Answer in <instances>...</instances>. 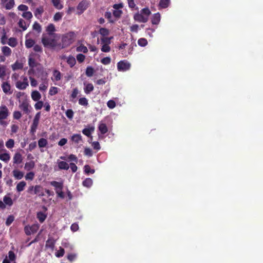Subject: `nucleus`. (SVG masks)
Returning a JSON list of instances; mask_svg holds the SVG:
<instances>
[{
  "label": "nucleus",
  "mask_w": 263,
  "mask_h": 263,
  "mask_svg": "<svg viewBox=\"0 0 263 263\" xmlns=\"http://www.w3.org/2000/svg\"><path fill=\"white\" fill-rule=\"evenodd\" d=\"M151 12L148 8H144L141 9L140 13H137L134 16L135 21L140 23H146L148 20V17Z\"/></svg>",
  "instance_id": "1"
},
{
  "label": "nucleus",
  "mask_w": 263,
  "mask_h": 263,
  "mask_svg": "<svg viewBox=\"0 0 263 263\" xmlns=\"http://www.w3.org/2000/svg\"><path fill=\"white\" fill-rule=\"evenodd\" d=\"M10 115V112L8 107L6 105H1L0 106V125L3 127H6L8 123L6 119Z\"/></svg>",
  "instance_id": "2"
},
{
  "label": "nucleus",
  "mask_w": 263,
  "mask_h": 263,
  "mask_svg": "<svg viewBox=\"0 0 263 263\" xmlns=\"http://www.w3.org/2000/svg\"><path fill=\"white\" fill-rule=\"evenodd\" d=\"M75 33L73 32H69L64 34L62 37V43L63 47H66L70 45L74 41Z\"/></svg>",
  "instance_id": "3"
},
{
  "label": "nucleus",
  "mask_w": 263,
  "mask_h": 263,
  "mask_svg": "<svg viewBox=\"0 0 263 263\" xmlns=\"http://www.w3.org/2000/svg\"><path fill=\"white\" fill-rule=\"evenodd\" d=\"M37 72L36 73V76L40 79L42 82H49L48 79V73L44 70L43 67L38 68L37 69Z\"/></svg>",
  "instance_id": "4"
},
{
  "label": "nucleus",
  "mask_w": 263,
  "mask_h": 263,
  "mask_svg": "<svg viewBox=\"0 0 263 263\" xmlns=\"http://www.w3.org/2000/svg\"><path fill=\"white\" fill-rule=\"evenodd\" d=\"M130 68V64L126 60L119 61L117 63V69L119 71H125Z\"/></svg>",
  "instance_id": "5"
},
{
  "label": "nucleus",
  "mask_w": 263,
  "mask_h": 263,
  "mask_svg": "<svg viewBox=\"0 0 263 263\" xmlns=\"http://www.w3.org/2000/svg\"><path fill=\"white\" fill-rule=\"evenodd\" d=\"M23 80V81H17L15 83L16 87L20 90H24L29 85L28 79L26 77H24Z\"/></svg>",
  "instance_id": "6"
},
{
  "label": "nucleus",
  "mask_w": 263,
  "mask_h": 263,
  "mask_svg": "<svg viewBox=\"0 0 263 263\" xmlns=\"http://www.w3.org/2000/svg\"><path fill=\"white\" fill-rule=\"evenodd\" d=\"M19 108L24 112V113L27 115L30 113L31 109H32L31 106L27 101H23L22 103L20 104Z\"/></svg>",
  "instance_id": "7"
},
{
  "label": "nucleus",
  "mask_w": 263,
  "mask_h": 263,
  "mask_svg": "<svg viewBox=\"0 0 263 263\" xmlns=\"http://www.w3.org/2000/svg\"><path fill=\"white\" fill-rule=\"evenodd\" d=\"M42 42L45 47H54L55 46V40L47 36H43Z\"/></svg>",
  "instance_id": "8"
},
{
  "label": "nucleus",
  "mask_w": 263,
  "mask_h": 263,
  "mask_svg": "<svg viewBox=\"0 0 263 263\" xmlns=\"http://www.w3.org/2000/svg\"><path fill=\"white\" fill-rule=\"evenodd\" d=\"M37 64L38 63L34 58L29 57L28 59V65L30 68L28 71L29 74H33L34 73V68L36 67Z\"/></svg>",
  "instance_id": "9"
},
{
  "label": "nucleus",
  "mask_w": 263,
  "mask_h": 263,
  "mask_svg": "<svg viewBox=\"0 0 263 263\" xmlns=\"http://www.w3.org/2000/svg\"><path fill=\"white\" fill-rule=\"evenodd\" d=\"M70 140L74 144L76 147H78L79 144L82 142V137L80 134H73L71 136Z\"/></svg>",
  "instance_id": "10"
},
{
  "label": "nucleus",
  "mask_w": 263,
  "mask_h": 263,
  "mask_svg": "<svg viewBox=\"0 0 263 263\" xmlns=\"http://www.w3.org/2000/svg\"><path fill=\"white\" fill-rule=\"evenodd\" d=\"M2 88L5 94L11 95L13 92L11 85L8 82H3L2 84Z\"/></svg>",
  "instance_id": "11"
},
{
  "label": "nucleus",
  "mask_w": 263,
  "mask_h": 263,
  "mask_svg": "<svg viewBox=\"0 0 263 263\" xmlns=\"http://www.w3.org/2000/svg\"><path fill=\"white\" fill-rule=\"evenodd\" d=\"M33 194L34 195H37L39 197L44 196V189L40 185H35V190Z\"/></svg>",
  "instance_id": "12"
},
{
  "label": "nucleus",
  "mask_w": 263,
  "mask_h": 263,
  "mask_svg": "<svg viewBox=\"0 0 263 263\" xmlns=\"http://www.w3.org/2000/svg\"><path fill=\"white\" fill-rule=\"evenodd\" d=\"M23 161V157L21 153L16 152L13 157V164H19Z\"/></svg>",
  "instance_id": "13"
},
{
  "label": "nucleus",
  "mask_w": 263,
  "mask_h": 263,
  "mask_svg": "<svg viewBox=\"0 0 263 263\" xmlns=\"http://www.w3.org/2000/svg\"><path fill=\"white\" fill-rule=\"evenodd\" d=\"M1 2L7 10L11 9L14 5V0H1Z\"/></svg>",
  "instance_id": "14"
},
{
  "label": "nucleus",
  "mask_w": 263,
  "mask_h": 263,
  "mask_svg": "<svg viewBox=\"0 0 263 263\" xmlns=\"http://www.w3.org/2000/svg\"><path fill=\"white\" fill-rule=\"evenodd\" d=\"M88 7V4L86 1H82L79 3L77 8L78 10L81 11V13H83Z\"/></svg>",
  "instance_id": "15"
},
{
  "label": "nucleus",
  "mask_w": 263,
  "mask_h": 263,
  "mask_svg": "<svg viewBox=\"0 0 263 263\" xmlns=\"http://www.w3.org/2000/svg\"><path fill=\"white\" fill-rule=\"evenodd\" d=\"M12 174L15 179L20 180L24 177V173L18 170L15 169L12 171Z\"/></svg>",
  "instance_id": "16"
},
{
  "label": "nucleus",
  "mask_w": 263,
  "mask_h": 263,
  "mask_svg": "<svg viewBox=\"0 0 263 263\" xmlns=\"http://www.w3.org/2000/svg\"><path fill=\"white\" fill-rule=\"evenodd\" d=\"M84 85L85 86L84 90L85 93L88 95L93 91L94 87L92 83H86L85 82Z\"/></svg>",
  "instance_id": "17"
},
{
  "label": "nucleus",
  "mask_w": 263,
  "mask_h": 263,
  "mask_svg": "<svg viewBox=\"0 0 263 263\" xmlns=\"http://www.w3.org/2000/svg\"><path fill=\"white\" fill-rule=\"evenodd\" d=\"M43 12H44L43 7L42 6H40V7L36 8V9L34 12V14L35 16L37 19H41V18L42 17V15Z\"/></svg>",
  "instance_id": "18"
},
{
  "label": "nucleus",
  "mask_w": 263,
  "mask_h": 263,
  "mask_svg": "<svg viewBox=\"0 0 263 263\" xmlns=\"http://www.w3.org/2000/svg\"><path fill=\"white\" fill-rule=\"evenodd\" d=\"M152 23L154 25H158L160 21V14L159 12L154 14L152 18Z\"/></svg>",
  "instance_id": "19"
},
{
  "label": "nucleus",
  "mask_w": 263,
  "mask_h": 263,
  "mask_svg": "<svg viewBox=\"0 0 263 263\" xmlns=\"http://www.w3.org/2000/svg\"><path fill=\"white\" fill-rule=\"evenodd\" d=\"M31 97L33 101H38L41 98V95L38 91L33 90L31 92Z\"/></svg>",
  "instance_id": "20"
},
{
  "label": "nucleus",
  "mask_w": 263,
  "mask_h": 263,
  "mask_svg": "<svg viewBox=\"0 0 263 263\" xmlns=\"http://www.w3.org/2000/svg\"><path fill=\"white\" fill-rule=\"evenodd\" d=\"M98 128L102 134H105L108 132V128L106 124L101 122L99 123Z\"/></svg>",
  "instance_id": "21"
},
{
  "label": "nucleus",
  "mask_w": 263,
  "mask_h": 263,
  "mask_svg": "<svg viewBox=\"0 0 263 263\" xmlns=\"http://www.w3.org/2000/svg\"><path fill=\"white\" fill-rule=\"evenodd\" d=\"M26 185V183L24 181H22L18 183L16 186V190L17 192H21L24 191L25 187Z\"/></svg>",
  "instance_id": "22"
},
{
  "label": "nucleus",
  "mask_w": 263,
  "mask_h": 263,
  "mask_svg": "<svg viewBox=\"0 0 263 263\" xmlns=\"http://www.w3.org/2000/svg\"><path fill=\"white\" fill-rule=\"evenodd\" d=\"M58 164V167L60 170H68L69 168L68 164L65 161H59Z\"/></svg>",
  "instance_id": "23"
},
{
  "label": "nucleus",
  "mask_w": 263,
  "mask_h": 263,
  "mask_svg": "<svg viewBox=\"0 0 263 263\" xmlns=\"http://www.w3.org/2000/svg\"><path fill=\"white\" fill-rule=\"evenodd\" d=\"M66 62L71 68L73 67L76 63V59L72 55H70L67 58Z\"/></svg>",
  "instance_id": "24"
},
{
  "label": "nucleus",
  "mask_w": 263,
  "mask_h": 263,
  "mask_svg": "<svg viewBox=\"0 0 263 263\" xmlns=\"http://www.w3.org/2000/svg\"><path fill=\"white\" fill-rule=\"evenodd\" d=\"M170 3V0H160L159 6L162 9L166 8L168 7Z\"/></svg>",
  "instance_id": "25"
},
{
  "label": "nucleus",
  "mask_w": 263,
  "mask_h": 263,
  "mask_svg": "<svg viewBox=\"0 0 263 263\" xmlns=\"http://www.w3.org/2000/svg\"><path fill=\"white\" fill-rule=\"evenodd\" d=\"M50 184L55 188V190L63 189V184L62 182L53 181L50 182Z\"/></svg>",
  "instance_id": "26"
},
{
  "label": "nucleus",
  "mask_w": 263,
  "mask_h": 263,
  "mask_svg": "<svg viewBox=\"0 0 263 263\" xmlns=\"http://www.w3.org/2000/svg\"><path fill=\"white\" fill-rule=\"evenodd\" d=\"M46 31L49 35H51L55 31V26L53 24H50L46 27Z\"/></svg>",
  "instance_id": "27"
},
{
  "label": "nucleus",
  "mask_w": 263,
  "mask_h": 263,
  "mask_svg": "<svg viewBox=\"0 0 263 263\" xmlns=\"http://www.w3.org/2000/svg\"><path fill=\"white\" fill-rule=\"evenodd\" d=\"M92 180L90 178H86L82 182L84 186L86 187H90L92 185Z\"/></svg>",
  "instance_id": "28"
},
{
  "label": "nucleus",
  "mask_w": 263,
  "mask_h": 263,
  "mask_svg": "<svg viewBox=\"0 0 263 263\" xmlns=\"http://www.w3.org/2000/svg\"><path fill=\"white\" fill-rule=\"evenodd\" d=\"M0 159L5 162H8L10 159V156L8 153H3L0 155Z\"/></svg>",
  "instance_id": "29"
},
{
  "label": "nucleus",
  "mask_w": 263,
  "mask_h": 263,
  "mask_svg": "<svg viewBox=\"0 0 263 263\" xmlns=\"http://www.w3.org/2000/svg\"><path fill=\"white\" fill-rule=\"evenodd\" d=\"M18 26L22 28L23 31H25L27 29V27L29 26V24L28 25H26V22L22 18L20 19L18 23Z\"/></svg>",
  "instance_id": "30"
},
{
  "label": "nucleus",
  "mask_w": 263,
  "mask_h": 263,
  "mask_svg": "<svg viewBox=\"0 0 263 263\" xmlns=\"http://www.w3.org/2000/svg\"><path fill=\"white\" fill-rule=\"evenodd\" d=\"M47 216L42 212L37 213V218L41 223L43 222L46 218Z\"/></svg>",
  "instance_id": "31"
},
{
  "label": "nucleus",
  "mask_w": 263,
  "mask_h": 263,
  "mask_svg": "<svg viewBox=\"0 0 263 263\" xmlns=\"http://www.w3.org/2000/svg\"><path fill=\"white\" fill-rule=\"evenodd\" d=\"M2 51L5 56L8 57L11 53V49L8 46H4L2 48Z\"/></svg>",
  "instance_id": "32"
},
{
  "label": "nucleus",
  "mask_w": 263,
  "mask_h": 263,
  "mask_svg": "<svg viewBox=\"0 0 263 263\" xmlns=\"http://www.w3.org/2000/svg\"><path fill=\"white\" fill-rule=\"evenodd\" d=\"M52 3L57 9L61 10L63 8V6L60 3V0H52Z\"/></svg>",
  "instance_id": "33"
},
{
  "label": "nucleus",
  "mask_w": 263,
  "mask_h": 263,
  "mask_svg": "<svg viewBox=\"0 0 263 263\" xmlns=\"http://www.w3.org/2000/svg\"><path fill=\"white\" fill-rule=\"evenodd\" d=\"M47 144V140L45 138H41L38 141V145L40 147H45Z\"/></svg>",
  "instance_id": "34"
},
{
  "label": "nucleus",
  "mask_w": 263,
  "mask_h": 263,
  "mask_svg": "<svg viewBox=\"0 0 263 263\" xmlns=\"http://www.w3.org/2000/svg\"><path fill=\"white\" fill-rule=\"evenodd\" d=\"M39 123V122L33 121L30 127V133L32 135L36 132Z\"/></svg>",
  "instance_id": "35"
},
{
  "label": "nucleus",
  "mask_w": 263,
  "mask_h": 263,
  "mask_svg": "<svg viewBox=\"0 0 263 263\" xmlns=\"http://www.w3.org/2000/svg\"><path fill=\"white\" fill-rule=\"evenodd\" d=\"M94 72H95L94 69L91 66H88L87 67V68L86 69L85 73H86V75L87 77H91L93 76Z\"/></svg>",
  "instance_id": "36"
},
{
  "label": "nucleus",
  "mask_w": 263,
  "mask_h": 263,
  "mask_svg": "<svg viewBox=\"0 0 263 263\" xmlns=\"http://www.w3.org/2000/svg\"><path fill=\"white\" fill-rule=\"evenodd\" d=\"M53 75L54 77V80L56 81H60L61 79V73L58 70H54Z\"/></svg>",
  "instance_id": "37"
},
{
  "label": "nucleus",
  "mask_w": 263,
  "mask_h": 263,
  "mask_svg": "<svg viewBox=\"0 0 263 263\" xmlns=\"http://www.w3.org/2000/svg\"><path fill=\"white\" fill-rule=\"evenodd\" d=\"M3 200L5 204L8 205L9 206H11L13 204L12 200L9 196H5L3 198Z\"/></svg>",
  "instance_id": "38"
},
{
  "label": "nucleus",
  "mask_w": 263,
  "mask_h": 263,
  "mask_svg": "<svg viewBox=\"0 0 263 263\" xmlns=\"http://www.w3.org/2000/svg\"><path fill=\"white\" fill-rule=\"evenodd\" d=\"M34 41L33 40L29 39H27L25 41V46L27 48H30L32 47L34 45Z\"/></svg>",
  "instance_id": "39"
},
{
  "label": "nucleus",
  "mask_w": 263,
  "mask_h": 263,
  "mask_svg": "<svg viewBox=\"0 0 263 263\" xmlns=\"http://www.w3.org/2000/svg\"><path fill=\"white\" fill-rule=\"evenodd\" d=\"M84 172L86 174H93L95 172L94 169H91L89 165H85L84 166Z\"/></svg>",
  "instance_id": "40"
},
{
  "label": "nucleus",
  "mask_w": 263,
  "mask_h": 263,
  "mask_svg": "<svg viewBox=\"0 0 263 263\" xmlns=\"http://www.w3.org/2000/svg\"><path fill=\"white\" fill-rule=\"evenodd\" d=\"M33 29L35 30L37 33L42 31V27L41 25L37 22H35L33 25Z\"/></svg>",
  "instance_id": "41"
},
{
  "label": "nucleus",
  "mask_w": 263,
  "mask_h": 263,
  "mask_svg": "<svg viewBox=\"0 0 263 263\" xmlns=\"http://www.w3.org/2000/svg\"><path fill=\"white\" fill-rule=\"evenodd\" d=\"M49 82H42L39 86V90L41 91H45L48 87Z\"/></svg>",
  "instance_id": "42"
},
{
  "label": "nucleus",
  "mask_w": 263,
  "mask_h": 263,
  "mask_svg": "<svg viewBox=\"0 0 263 263\" xmlns=\"http://www.w3.org/2000/svg\"><path fill=\"white\" fill-rule=\"evenodd\" d=\"M23 67V64L16 62L14 64L12 65V68L13 70L21 69Z\"/></svg>",
  "instance_id": "43"
},
{
  "label": "nucleus",
  "mask_w": 263,
  "mask_h": 263,
  "mask_svg": "<svg viewBox=\"0 0 263 263\" xmlns=\"http://www.w3.org/2000/svg\"><path fill=\"white\" fill-rule=\"evenodd\" d=\"M102 45L101 47V51L103 52H108L110 51V47L109 44H101Z\"/></svg>",
  "instance_id": "44"
},
{
  "label": "nucleus",
  "mask_w": 263,
  "mask_h": 263,
  "mask_svg": "<svg viewBox=\"0 0 263 263\" xmlns=\"http://www.w3.org/2000/svg\"><path fill=\"white\" fill-rule=\"evenodd\" d=\"M6 76V66L4 65H0V78L4 79Z\"/></svg>",
  "instance_id": "45"
},
{
  "label": "nucleus",
  "mask_w": 263,
  "mask_h": 263,
  "mask_svg": "<svg viewBox=\"0 0 263 263\" xmlns=\"http://www.w3.org/2000/svg\"><path fill=\"white\" fill-rule=\"evenodd\" d=\"M14 146V141L12 139H9L6 142V146L9 148L11 149L13 148Z\"/></svg>",
  "instance_id": "46"
},
{
  "label": "nucleus",
  "mask_w": 263,
  "mask_h": 263,
  "mask_svg": "<svg viewBox=\"0 0 263 263\" xmlns=\"http://www.w3.org/2000/svg\"><path fill=\"white\" fill-rule=\"evenodd\" d=\"M79 104L81 105L86 106L88 105V100L85 98H81L79 100Z\"/></svg>",
  "instance_id": "47"
},
{
  "label": "nucleus",
  "mask_w": 263,
  "mask_h": 263,
  "mask_svg": "<svg viewBox=\"0 0 263 263\" xmlns=\"http://www.w3.org/2000/svg\"><path fill=\"white\" fill-rule=\"evenodd\" d=\"M93 130V128H85L82 130V133L86 136L87 137H90L91 134V132Z\"/></svg>",
  "instance_id": "48"
},
{
  "label": "nucleus",
  "mask_w": 263,
  "mask_h": 263,
  "mask_svg": "<svg viewBox=\"0 0 263 263\" xmlns=\"http://www.w3.org/2000/svg\"><path fill=\"white\" fill-rule=\"evenodd\" d=\"M63 15V13L62 12H57L53 16V20L55 22L59 21L62 19Z\"/></svg>",
  "instance_id": "49"
},
{
  "label": "nucleus",
  "mask_w": 263,
  "mask_h": 263,
  "mask_svg": "<svg viewBox=\"0 0 263 263\" xmlns=\"http://www.w3.org/2000/svg\"><path fill=\"white\" fill-rule=\"evenodd\" d=\"M138 44L141 47H144L147 44V41L144 38H140L138 41Z\"/></svg>",
  "instance_id": "50"
},
{
  "label": "nucleus",
  "mask_w": 263,
  "mask_h": 263,
  "mask_svg": "<svg viewBox=\"0 0 263 263\" xmlns=\"http://www.w3.org/2000/svg\"><path fill=\"white\" fill-rule=\"evenodd\" d=\"M34 167V163L33 161L26 162L25 164V169L30 170Z\"/></svg>",
  "instance_id": "51"
},
{
  "label": "nucleus",
  "mask_w": 263,
  "mask_h": 263,
  "mask_svg": "<svg viewBox=\"0 0 263 263\" xmlns=\"http://www.w3.org/2000/svg\"><path fill=\"white\" fill-rule=\"evenodd\" d=\"M34 177V173L33 172L27 173L25 176L26 180H32Z\"/></svg>",
  "instance_id": "52"
},
{
  "label": "nucleus",
  "mask_w": 263,
  "mask_h": 263,
  "mask_svg": "<svg viewBox=\"0 0 263 263\" xmlns=\"http://www.w3.org/2000/svg\"><path fill=\"white\" fill-rule=\"evenodd\" d=\"M58 88L54 86H52L50 87L49 91V94L50 96H53L58 93Z\"/></svg>",
  "instance_id": "53"
},
{
  "label": "nucleus",
  "mask_w": 263,
  "mask_h": 263,
  "mask_svg": "<svg viewBox=\"0 0 263 263\" xmlns=\"http://www.w3.org/2000/svg\"><path fill=\"white\" fill-rule=\"evenodd\" d=\"M22 16L27 20H30L32 17V14L30 11H26L22 14Z\"/></svg>",
  "instance_id": "54"
},
{
  "label": "nucleus",
  "mask_w": 263,
  "mask_h": 263,
  "mask_svg": "<svg viewBox=\"0 0 263 263\" xmlns=\"http://www.w3.org/2000/svg\"><path fill=\"white\" fill-rule=\"evenodd\" d=\"M123 12L121 10H115L113 11L112 14L117 18H119L121 17Z\"/></svg>",
  "instance_id": "55"
},
{
  "label": "nucleus",
  "mask_w": 263,
  "mask_h": 263,
  "mask_svg": "<svg viewBox=\"0 0 263 263\" xmlns=\"http://www.w3.org/2000/svg\"><path fill=\"white\" fill-rule=\"evenodd\" d=\"M99 33L103 36H105L109 34V30L105 28H101L99 30Z\"/></svg>",
  "instance_id": "56"
},
{
  "label": "nucleus",
  "mask_w": 263,
  "mask_h": 263,
  "mask_svg": "<svg viewBox=\"0 0 263 263\" xmlns=\"http://www.w3.org/2000/svg\"><path fill=\"white\" fill-rule=\"evenodd\" d=\"M65 114L68 119H72L73 117L74 112L71 109H68L66 110Z\"/></svg>",
  "instance_id": "57"
},
{
  "label": "nucleus",
  "mask_w": 263,
  "mask_h": 263,
  "mask_svg": "<svg viewBox=\"0 0 263 263\" xmlns=\"http://www.w3.org/2000/svg\"><path fill=\"white\" fill-rule=\"evenodd\" d=\"M62 245L65 248H68L69 250H72L73 247L72 246L67 240L63 241L62 242Z\"/></svg>",
  "instance_id": "58"
},
{
  "label": "nucleus",
  "mask_w": 263,
  "mask_h": 263,
  "mask_svg": "<svg viewBox=\"0 0 263 263\" xmlns=\"http://www.w3.org/2000/svg\"><path fill=\"white\" fill-rule=\"evenodd\" d=\"M65 253V251L63 248L60 247L59 251L55 253V256L57 257H61L63 256Z\"/></svg>",
  "instance_id": "59"
},
{
  "label": "nucleus",
  "mask_w": 263,
  "mask_h": 263,
  "mask_svg": "<svg viewBox=\"0 0 263 263\" xmlns=\"http://www.w3.org/2000/svg\"><path fill=\"white\" fill-rule=\"evenodd\" d=\"M101 62L104 65H108L111 62V59L110 57H105L101 60Z\"/></svg>",
  "instance_id": "60"
},
{
  "label": "nucleus",
  "mask_w": 263,
  "mask_h": 263,
  "mask_svg": "<svg viewBox=\"0 0 263 263\" xmlns=\"http://www.w3.org/2000/svg\"><path fill=\"white\" fill-rule=\"evenodd\" d=\"M8 257L10 261H13L16 259V255L12 251H9L8 252Z\"/></svg>",
  "instance_id": "61"
},
{
  "label": "nucleus",
  "mask_w": 263,
  "mask_h": 263,
  "mask_svg": "<svg viewBox=\"0 0 263 263\" xmlns=\"http://www.w3.org/2000/svg\"><path fill=\"white\" fill-rule=\"evenodd\" d=\"M30 228L31 230V233H34L37 231L39 228V226L38 224H32L31 226H30Z\"/></svg>",
  "instance_id": "62"
},
{
  "label": "nucleus",
  "mask_w": 263,
  "mask_h": 263,
  "mask_svg": "<svg viewBox=\"0 0 263 263\" xmlns=\"http://www.w3.org/2000/svg\"><path fill=\"white\" fill-rule=\"evenodd\" d=\"M8 44L10 46L14 47H15L17 44L16 40L15 38L11 37L9 39L8 41Z\"/></svg>",
  "instance_id": "63"
},
{
  "label": "nucleus",
  "mask_w": 263,
  "mask_h": 263,
  "mask_svg": "<svg viewBox=\"0 0 263 263\" xmlns=\"http://www.w3.org/2000/svg\"><path fill=\"white\" fill-rule=\"evenodd\" d=\"M44 103L42 101H38L34 105V107L36 110L41 109L43 106Z\"/></svg>",
  "instance_id": "64"
}]
</instances>
